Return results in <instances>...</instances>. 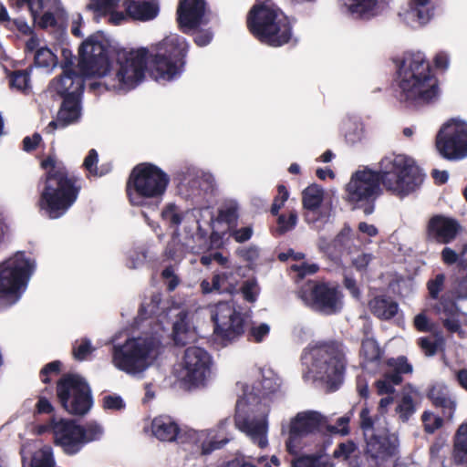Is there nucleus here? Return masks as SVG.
Listing matches in <instances>:
<instances>
[{"mask_svg":"<svg viewBox=\"0 0 467 467\" xmlns=\"http://www.w3.org/2000/svg\"><path fill=\"white\" fill-rule=\"evenodd\" d=\"M445 275L443 274L437 275L433 279L427 283L429 295L431 298L437 299L440 293L443 290Z\"/></svg>","mask_w":467,"mask_h":467,"instance_id":"nucleus-49","label":"nucleus"},{"mask_svg":"<svg viewBox=\"0 0 467 467\" xmlns=\"http://www.w3.org/2000/svg\"><path fill=\"white\" fill-rule=\"evenodd\" d=\"M371 312L380 319H390L398 312V304L390 298L377 296L369 302Z\"/></svg>","mask_w":467,"mask_h":467,"instance_id":"nucleus-34","label":"nucleus"},{"mask_svg":"<svg viewBox=\"0 0 467 467\" xmlns=\"http://www.w3.org/2000/svg\"><path fill=\"white\" fill-rule=\"evenodd\" d=\"M400 100L410 107L432 103L439 97L436 78L421 52L407 54L398 70Z\"/></svg>","mask_w":467,"mask_h":467,"instance_id":"nucleus-2","label":"nucleus"},{"mask_svg":"<svg viewBox=\"0 0 467 467\" xmlns=\"http://www.w3.org/2000/svg\"><path fill=\"white\" fill-rule=\"evenodd\" d=\"M18 5H26L34 21H36L37 16L43 9V0H17Z\"/></svg>","mask_w":467,"mask_h":467,"instance_id":"nucleus-59","label":"nucleus"},{"mask_svg":"<svg viewBox=\"0 0 467 467\" xmlns=\"http://www.w3.org/2000/svg\"><path fill=\"white\" fill-rule=\"evenodd\" d=\"M161 303L160 295H153L149 300H145L139 312L140 318H146L152 315H157Z\"/></svg>","mask_w":467,"mask_h":467,"instance_id":"nucleus-45","label":"nucleus"},{"mask_svg":"<svg viewBox=\"0 0 467 467\" xmlns=\"http://www.w3.org/2000/svg\"><path fill=\"white\" fill-rule=\"evenodd\" d=\"M169 315L174 317L172 321V337L175 344L185 345L195 341L197 334L192 325L189 313L183 309L171 308Z\"/></svg>","mask_w":467,"mask_h":467,"instance_id":"nucleus-25","label":"nucleus"},{"mask_svg":"<svg viewBox=\"0 0 467 467\" xmlns=\"http://www.w3.org/2000/svg\"><path fill=\"white\" fill-rule=\"evenodd\" d=\"M377 174L388 192L400 196L414 192L423 181V175L414 161L402 154L383 157L379 162Z\"/></svg>","mask_w":467,"mask_h":467,"instance_id":"nucleus-7","label":"nucleus"},{"mask_svg":"<svg viewBox=\"0 0 467 467\" xmlns=\"http://www.w3.org/2000/svg\"><path fill=\"white\" fill-rule=\"evenodd\" d=\"M415 328L420 332H430L433 328V324L428 318L424 312L415 316L413 319Z\"/></svg>","mask_w":467,"mask_h":467,"instance_id":"nucleus-57","label":"nucleus"},{"mask_svg":"<svg viewBox=\"0 0 467 467\" xmlns=\"http://www.w3.org/2000/svg\"><path fill=\"white\" fill-rule=\"evenodd\" d=\"M292 467H333V465L321 457L306 456L294 461Z\"/></svg>","mask_w":467,"mask_h":467,"instance_id":"nucleus-46","label":"nucleus"},{"mask_svg":"<svg viewBox=\"0 0 467 467\" xmlns=\"http://www.w3.org/2000/svg\"><path fill=\"white\" fill-rule=\"evenodd\" d=\"M340 3L356 18L368 19L379 12V0H340Z\"/></svg>","mask_w":467,"mask_h":467,"instance_id":"nucleus-30","label":"nucleus"},{"mask_svg":"<svg viewBox=\"0 0 467 467\" xmlns=\"http://www.w3.org/2000/svg\"><path fill=\"white\" fill-rule=\"evenodd\" d=\"M253 234V229L251 226L243 227L240 229L233 230L231 235L238 243H243L251 238Z\"/></svg>","mask_w":467,"mask_h":467,"instance_id":"nucleus-63","label":"nucleus"},{"mask_svg":"<svg viewBox=\"0 0 467 467\" xmlns=\"http://www.w3.org/2000/svg\"><path fill=\"white\" fill-rule=\"evenodd\" d=\"M379 178L377 171L369 169L357 171L346 185V200L358 208L364 206V213L373 212L371 202L379 194Z\"/></svg>","mask_w":467,"mask_h":467,"instance_id":"nucleus-14","label":"nucleus"},{"mask_svg":"<svg viewBox=\"0 0 467 467\" xmlns=\"http://www.w3.org/2000/svg\"><path fill=\"white\" fill-rule=\"evenodd\" d=\"M434 309L441 315V323L450 333H456L462 338L465 337L462 327H467L466 313L461 312L453 302H446L444 296L434 306Z\"/></svg>","mask_w":467,"mask_h":467,"instance_id":"nucleus-22","label":"nucleus"},{"mask_svg":"<svg viewBox=\"0 0 467 467\" xmlns=\"http://www.w3.org/2000/svg\"><path fill=\"white\" fill-rule=\"evenodd\" d=\"M151 431L153 435L161 441H171L176 438H182L177 424L166 416L155 418L151 423Z\"/></svg>","mask_w":467,"mask_h":467,"instance_id":"nucleus-31","label":"nucleus"},{"mask_svg":"<svg viewBox=\"0 0 467 467\" xmlns=\"http://www.w3.org/2000/svg\"><path fill=\"white\" fill-rule=\"evenodd\" d=\"M240 276L234 271H225L213 276V288L219 293H234L236 291Z\"/></svg>","mask_w":467,"mask_h":467,"instance_id":"nucleus-35","label":"nucleus"},{"mask_svg":"<svg viewBox=\"0 0 467 467\" xmlns=\"http://www.w3.org/2000/svg\"><path fill=\"white\" fill-rule=\"evenodd\" d=\"M387 365L389 370L385 372L382 379L376 381V389L379 395H390L394 392L395 386L402 381L401 374L411 373L412 366L403 356L397 358H390Z\"/></svg>","mask_w":467,"mask_h":467,"instance_id":"nucleus-21","label":"nucleus"},{"mask_svg":"<svg viewBox=\"0 0 467 467\" xmlns=\"http://www.w3.org/2000/svg\"><path fill=\"white\" fill-rule=\"evenodd\" d=\"M430 2L431 0H410L409 7L403 14L405 22L411 27L427 24L432 15Z\"/></svg>","mask_w":467,"mask_h":467,"instance_id":"nucleus-28","label":"nucleus"},{"mask_svg":"<svg viewBox=\"0 0 467 467\" xmlns=\"http://www.w3.org/2000/svg\"><path fill=\"white\" fill-rule=\"evenodd\" d=\"M418 393L411 386L405 387L397 398L395 413L399 419L405 422L416 411V397Z\"/></svg>","mask_w":467,"mask_h":467,"instance_id":"nucleus-29","label":"nucleus"},{"mask_svg":"<svg viewBox=\"0 0 467 467\" xmlns=\"http://www.w3.org/2000/svg\"><path fill=\"white\" fill-rule=\"evenodd\" d=\"M237 209L238 208L235 203H230L228 205L223 206L220 211V219L227 223L228 224L234 223L238 217Z\"/></svg>","mask_w":467,"mask_h":467,"instance_id":"nucleus-54","label":"nucleus"},{"mask_svg":"<svg viewBox=\"0 0 467 467\" xmlns=\"http://www.w3.org/2000/svg\"><path fill=\"white\" fill-rule=\"evenodd\" d=\"M80 117L79 97L67 96L57 113V119L51 121L48 128L65 127L77 121Z\"/></svg>","mask_w":467,"mask_h":467,"instance_id":"nucleus-27","label":"nucleus"},{"mask_svg":"<svg viewBox=\"0 0 467 467\" xmlns=\"http://www.w3.org/2000/svg\"><path fill=\"white\" fill-rule=\"evenodd\" d=\"M291 269L297 273L300 278L305 277L307 275H313L318 270V265L316 264H309L302 262L291 265Z\"/></svg>","mask_w":467,"mask_h":467,"instance_id":"nucleus-58","label":"nucleus"},{"mask_svg":"<svg viewBox=\"0 0 467 467\" xmlns=\"http://www.w3.org/2000/svg\"><path fill=\"white\" fill-rule=\"evenodd\" d=\"M382 354L378 342L371 337H367L361 344V355L368 362L378 361Z\"/></svg>","mask_w":467,"mask_h":467,"instance_id":"nucleus-40","label":"nucleus"},{"mask_svg":"<svg viewBox=\"0 0 467 467\" xmlns=\"http://www.w3.org/2000/svg\"><path fill=\"white\" fill-rule=\"evenodd\" d=\"M357 451V445L352 441H347L337 445L333 451V457L339 461H347Z\"/></svg>","mask_w":467,"mask_h":467,"instance_id":"nucleus-47","label":"nucleus"},{"mask_svg":"<svg viewBox=\"0 0 467 467\" xmlns=\"http://www.w3.org/2000/svg\"><path fill=\"white\" fill-rule=\"evenodd\" d=\"M247 24L254 35L273 47L282 46L291 37V26L287 16L279 8L269 4L254 5L249 13Z\"/></svg>","mask_w":467,"mask_h":467,"instance_id":"nucleus-9","label":"nucleus"},{"mask_svg":"<svg viewBox=\"0 0 467 467\" xmlns=\"http://www.w3.org/2000/svg\"><path fill=\"white\" fill-rule=\"evenodd\" d=\"M309 372L316 380L335 389L342 382L345 371V349L341 344L330 343L313 348L310 351Z\"/></svg>","mask_w":467,"mask_h":467,"instance_id":"nucleus-11","label":"nucleus"},{"mask_svg":"<svg viewBox=\"0 0 467 467\" xmlns=\"http://www.w3.org/2000/svg\"><path fill=\"white\" fill-rule=\"evenodd\" d=\"M461 231L459 223L443 215L432 216L427 225L428 235L441 244L452 242Z\"/></svg>","mask_w":467,"mask_h":467,"instance_id":"nucleus-23","label":"nucleus"},{"mask_svg":"<svg viewBox=\"0 0 467 467\" xmlns=\"http://www.w3.org/2000/svg\"><path fill=\"white\" fill-rule=\"evenodd\" d=\"M419 345L424 354L428 357H431L437 352V344L429 337H420L419 339Z\"/></svg>","mask_w":467,"mask_h":467,"instance_id":"nucleus-62","label":"nucleus"},{"mask_svg":"<svg viewBox=\"0 0 467 467\" xmlns=\"http://www.w3.org/2000/svg\"><path fill=\"white\" fill-rule=\"evenodd\" d=\"M323 190L316 185H310L303 192V206L307 210H316L323 201Z\"/></svg>","mask_w":467,"mask_h":467,"instance_id":"nucleus-38","label":"nucleus"},{"mask_svg":"<svg viewBox=\"0 0 467 467\" xmlns=\"http://www.w3.org/2000/svg\"><path fill=\"white\" fill-rule=\"evenodd\" d=\"M421 418L427 432L432 433L442 425V419L434 413L425 411Z\"/></svg>","mask_w":467,"mask_h":467,"instance_id":"nucleus-51","label":"nucleus"},{"mask_svg":"<svg viewBox=\"0 0 467 467\" xmlns=\"http://www.w3.org/2000/svg\"><path fill=\"white\" fill-rule=\"evenodd\" d=\"M125 4L128 15L137 20L153 19L159 11L158 5L153 1L128 2Z\"/></svg>","mask_w":467,"mask_h":467,"instance_id":"nucleus-32","label":"nucleus"},{"mask_svg":"<svg viewBox=\"0 0 467 467\" xmlns=\"http://www.w3.org/2000/svg\"><path fill=\"white\" fill-rule=\"evenodd\" d=\"M96 348L87 338L76 340L73 345V356L78 360L86 359Z\"/></svg>","mask_w":467,"mask_h":467,"instance_id":"nucleus-44","label":"nucleus"},{"mask_svg":"<svg viewBox=\"0 0 467 467\" xmlns=\"http://www.w3.org/2000/svg\"><path fill=\"white\" fill-rule=\"evenodd\" d=\"M168 182V176L157 166L149 163L136 166L127 187L130 203L133 206L156 210Z\"/></svg>","mask_w":467,"mask_h":467,"instance_id":"nucleus-6","label":"nucleus"},{"mask_svg":"<svg viewBox=\"0 0 467 467\" xmlns=\"http://www.w3.org/2000/svg\"><path fill=\"white\" fill-rule=\"evenodd\" d=\"M162 218L173 225H178L182 222V216L173 204L168 205L161 213Z\"/></svg>","mask_w":467,"mask_h":467,"instance_id":"nucleus-56","label":"nucleus"},{"mask_svg":"<svg viewBox=\"0 0 467 467\" xmlns=\"http://www.w3.org/2000/svg\"><path fill=\"white\" fill-rule=\"evenodd\" d=\"M270 327L267 324H260L252 327L250 335L254 341L261 342L268 335Z\"/></svg>","mask_w":467,"mask_h":467,"instance_id":"nucleus-61","label":"nucleus"},{"mask_svg":"<svg viewBox=\"0 0 467 467\" xmlns=\"http://www.w3.org/2000/svg\"><path fill=\"white\" fill-rule=\"evenodd\" d=\"M429 397L436 406L449 410L451 412L454 409V402L449 397V390L442 384H436L430 389Z\"/></svg>","mask_w":467,"mask_h":467,"instance_id":"nucleus-36","label":"nucleus"},{"mask_svg":"<svg viewBox=\"0 0 467 467\" xmlns=\"http://www.w3.org/2000/svg\"><path fill=\"white\" fill-rule=\"evenodd\" d=\"M63 54L66 61L62 65V75L52 81L51 88L65 98L67 96L79 97L86 78L79 70L78 72L73 70V61L67 59V54H70V52L63 50Z\"/></svg>","mask_w":467,"mask_h":467,"instance_id":"nucleus-20","label":"nucleus"},{"mask_svg":"<svg viewBox=\"0 0 467 467\" xmlns=\"http://www.w3.org/2000/svg\"><path fill=\"white\" fill-rule=\"evenodd\" d=\"M55 465L52 449L49 446H44L40 450L36 451L28 465L24 462V467H55Z\"/></svg>","mask_w":467,"mask_h":467,"instance_id":"nucleus-37","label":"nucleus"},{"mask_svg":"<svg viewBox=\"0 0 467 467\" xmlns=\"http://www.w3.org/2000/svg\"><path fill=\"white\" fill-rule=\"evenodd\" d=\"M62 407L70 414L84 415L91 408L92 400L87 382L78 375H67L57 387Z\"/></svg>","mask_w":467,"mask_h":467,"instance_id":"nucleus-15","label":"nucleus"},{"mask_svg":"<svg viewBox=\"0 0 467 467\" xmlns=\"http://www.w3.org/2000/svg\"><path fill=\"white\" fill-rule=\"evenodd\" d=\"M328 419L315 410L298 412L290 421L282 423L281 432L287 433L286 450L296 454L301 447V438L316 433H325Z\"/></svg>","mask_w":467,"mask_h":467,"instance_id":"nucleus-13","label":"nucleus"},{"mask_svg":"<svg viewBox=\"0 0 467 467\" xmlns=\"http://www.w3.org/2000/svg\"><path fill=\"white\" fill-rule=\"evenodd\" d=\"M205 12L204 0H180L178 20L182 27L192 29L203 23Z\"/></svg>","mask_w":467,"mask_h":467,"instance_id":"nucleus-24","label":"nucleus"},{"mask_svg":"<svg viewBox=\"0 0 467 467\" xmlns=\"http://www.w3.org/2000/svg\"><path fill=\"white\" fill-rule=\"evenodd\" d=\"M214 332L225 340H232L244 331L243 317L230 302L217 304L212 311Z\"/></svg>","mask_w":467,"mask_h":467,"instance_id":"nucleus-19","label":"nucleus"},{"mask_svg":"<svg viewBox=\"0 0 467 467\" xmlns=\"http://www.w3.org/2000/svg\"><path fill=\"white\" fill-rule=\"evenodd\" d=\"M268 405L253 393L252 388L246 386L236 402L234 423L261 449L268 446Z\"/></svg>","mask_w":467,"mask_h":467,"instance_id":"nucleus-5","label":"nucleus"},{"mask_svg":"<svg viewBox=\"0 0 467 467\" xmlns=\"http://www.w3.org/2000/svg\"><path fill=\"white\" fill-rule=\"evenodd\" d=\"M262 389L265 393H271L277 390L281 385L280 378L270 368L262 371Z\"/></svg>","mask_w":467,"mask_h":467,"instance_id":"nucleus-41","label":"nucleus"},{"mask_svg":"<svg viewBox=\"0 0 467 467\" xmlns=\"http://www.w3.org/2000/svg\"><path fill=\"white\" fill-rule=\"evenodd\" d=\"M29 73L26 70L16 71L10 77V85L18 90H26L29 88Z\"/></svg>","mask_w":467,"mask_h":467,"instance_id":"nucleus-48","label":"nucleus"},{"mask_svg":"<svg viewBox=\"0 0 467 467\" xmlns=\"http://www.w3.org/2000/svg\"><path fill=\"white\" fill-rule=\"evenodd\" d=\"M184 38L171 35L150 47L139 48L123 54L118 61L108 62V44L101 35L87 38L79 48L78 67L85 78H97L89 88L125 93L134 88L143 78L145 69L158 81L172 79L179 74L178 61L187 52Z\"/></svg>","mask_w":467,"mask_h":467,"instance_id":"nucleus-1","label":"nucleus"},{"mask_svg":"<svg viewBox=\"0 0 467 467\" xmlns=\"http://www.w3.org/2000/svg\"><path fill=\"white\" fill-rule=\"evenodd\" d=\"M436 147L440 154L448 160L467 157V123L458 119L444 123L437 134Z\"/></svg>","mask_w":467,"mask_h":467,"instance_id":"nucleus-16","label":"nucleus"},{"mask_svg":"<svg viewBox=\"0 0 467 467\" xmlns=\"http://www.w3.org/2000/svg\"><path fill=\"white\" fill-rule=\"evenodd\" d=\"M452 461L456 465L467 467V421L462 423L455 433Z\"/></svg>","mask_w":467,"mask_h":467,"instance_id":"nucleus-33","label":"nucleus"},{"mask_svg":"<svg viewBox=\"0 0 467 467\" xmlns=\"http://www.w3.org/2000/svg\"><path fill=\"white\" fill-rule=\"evenodd\" d=\"M297 223V214L295 212L290 213L288 217L280 215L277 220V232L284 234L292 230Z\"/></svg>","mask_w":467,"mask_h":467,"instance_id":"nucleus-52","label":"nucleus"},{"mask_svg":"<svg viewBox=\"0 0 467 467\" xmlns=\"http://www.w3.org/2000/svg\"><path fill=\"white\" fill-rule=\"evenodd\" d=\"M35 269V261L24 252H16L0 261V308L20 299Z\"/></svg>","mask_w":467,"mask_h":467,"instance_id":"nucleus-8","label":"nucleus"},{"mask_svg":"<svg viewBox=\"0 0 467 467\" xmlns=\"http://www.w3.org/2000/svg\"><path fill=\"white\" fill-rule=\"evenodd\" d=\"M353 236L351 228L348 225H345L334 240L335 247L349 253L354 245Z\"/></svg>","mask_w":467,"mask_h":467,"instance_id":"nucleus-42","label":"nucleus"},{"mask_svg":"<svg viewBox=\"0 0 467 467\" xmlns=\"http://www.w3.org/2000/svg\"><path fill=\"white\" fill-rule=\"evenodd\" d=\"M359 418L366 441V455L378 465L384 464L397 456L400 448L398 434L381 428L379 418H372L367 408L361 410Z\"/></svg>","mask_w":467,"mask_h":467,"instance_id":"nucleus-10","label":"nucleus"},{"mask_svg":"<svg viewBox=\"0 0 467 467\" xmlns=\"http://www.w3.org/2000/svg\"><path fill=\"white\" fill-rule=\"evenodd\" d=\"M41 166L47 171V177L39 206L49 218L57 219L75 202L78 191L60 161L48 157Z\"/></svg>","mask_w":467,"mask_h":467,"instance_id":"nucleus-3","label":"nucleus"},{"mask_svg":"<svg viewBox=\"0 0 467 467\" xmlns=\"http://www.w3.org/2000/svg\"><path fill=\"white\" fill-rule=\"evenodd\" d=\"M34 59L36 67L46 68L47 72H50L57 64L56 55L47 47L38 48Z\"/></svg>","mask_w":467,"mask_h":467,"instance_id":"nucleus-39","label":"nucleus"},{"mask_svg":"<svg viewBox=\"0 0 467 467\" xmlns=\"http://www.w3.org/2000/svg\"><path fill=\"white\" fill-rule=\"evenodd\" d=\"M442 261L446 265H452L459 262L461 265V253L458 254L454 250L450 247H445L441 252Z\"/></svg>","mask_w":467,"mask_h":467,"instance_id":"nucleus-64","label":"nucleus"},{"mask_svg":"<svg viewBox=\"0 0 467 467\" xmlns=\"http://www.w3.org/2000/svg\"><path fill=\"white\" fill-rule=\"evenodd\" d=\"M119 0H89L88 7L94 11L96 16H105L114 10Z\"/></svg>","mask_w":467,"mask_h":467,"instance_id":"nucleus-43","label":"nucleus"},{"mask_svg":"<svg viewBox=\"0 0 467 467\" xmlns=\"http://www.w3.org/2000/svg\"><path fill=\"white\" fill-rule=\"evenodd\" d=\"M103 408L110 410H121L125 408V402L119 395H107L103 398Z\"/></svg>","mask_w":467,"mask_h":467,"instance_id":"nucleus-55","label":"nucleus"},{"mask_svg":"<svg viewBox=\"0 0 467 467\" xmlns=\"http://www.w3.org/2000/svg\"><path fill=\"white\" fill-rule=\"evenodd\" d=\"M97 162L98 153L95 150H90L88 156L84 160L83 165L89 173L98 175L99 173L97 171Z\"/></svg>","mask_w":467,"mask_h":467,"instance_id":"nucleus-60","label":"nucleus"},{"mask_svg":"<svg viewBox=\"0 0 467 467\" xmlns=\"http://www.w3.org/2000/svg\"><path fill=\"white\" fill-rule=\"evenodd\" d=\"M51 428L55 443L67 454L78 453L85 444L100 439L102 428L98 424H89L86 428L70 420L53 417Z\"/></svg>","mask_w":467,"mask_h":467,"instance_id":"nucleus-12","label":"nucleus"},{"mask_svg":"<svg viewBox=\"0 0 467 467\" xmlns=\"http://www.w3.org/2000/svg\"><path fill=\"white\" fill-rule=\"evenodd\" d=\"M349 420H350V418L348 416H342L337 419L336 425H331L328 422V426L326 427V432L347 435L349 432V430H348Z\"/></svg>","mask_w":467,"mask_h":467,"instance_id":"nucleus-53","label":"nucleus"},{"mask_svg":"<svg viewBox=\"0 0 467 467\" xmlns=\"http://www.w3.org/2000/svg\"><path fill=\"white\" fill-rule=\"evenodd\" d=\"M244 298L248 302H254L259 294V287L257 282L254 279L247 280L244 283L242 288Z\"/></svg>","mask_w":467,"mask_h":467,"instance_id":"nucleus-50","label":"nucleus"},{"mask_svg":"<svg viewBox=\"0 0 467 467\" xmlns=\"http://www.w3.org/2000/svg\"><path fill=\"white\" fill-rule=\"evenodd\" d=\"M302 301L324 314H334L342 307V296L337 285L328 283L307 282L299 291Z\"/></svg>","mask_w":467,"mask_h":467,"instance_id":"nucleus-17","label":"nucleus"},{"mask_svg":"<svg viewBox=\"0 0 467 467\" xmlns=\"http://www.w3.org/2000/svg\"><path fill=\"white\" fill-rule=\"evenodd\" d=\"M154 336L143 334L130 337L123 344H116L112 348L111 363L119 370L133 377H140L154 362L158 356L161 344L159 330L156 325Z\"/></svg>","mask_w":467,"mask_h":467,"instance_id":"nucleus-4","label":"nucleus"},{"mask_svg":"<svg viewBox=\"0 0 467 467\" xmlns=\"http://www.w3.org/2000/svg\"><path fill=\"white\" fill-rule=\"evenodd\" d=\"M182 435V441H189L198 444L202 448L203 454H208L213 450L223 447L228 440L215 441L213 431L211 430L196 431L189 429Z\"/></svg>","mask_w":467,"mask_h":467,"instance_id":"nucleus-26","label":"nucleus"},{"mask_svg":"<svg viewBox=\"0 0 467 467\" xmlns=\"http://www.w3.org/2000/svg\"><path fill=\"white\" fill-rule=\"evenodd\" d=\"M211 357L202 348L190 347L185 350L181 378L194 385H203L211 376Z\"/></svg>","mask_w":467,"mask_h":467,"instance_id":"nucleus-18","label":"nucleus"}]
</instances>
